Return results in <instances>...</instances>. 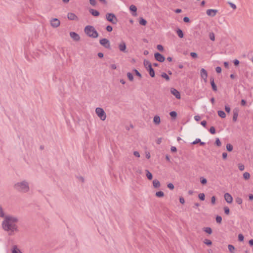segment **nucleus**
Listing matches in <instances>:
<instances>
[{
	"label": "nucleus",
	"instance_id": "1",
	"mask_svg": "<svg viewBox=\"0 0 253 253\" xmlns=\"http://www.w3.org/2000/svg\"><path fill=\"white\" fill-rule=\"evenodd\" d=\"M18 221L19 219L17 217L6 215L2 222V229L7 231L9 235H13L19 231L17 225Z\"/></svg>",
	"mask_w": 253,
	"mask_h": 253
},
{
	"label": "nucleus",
	"instance_id": "2",
	"mask_svg": "<svg viewBox=\"0 0 253 253\" xmlns=\"http://www.w3.org/2000/svg\"><path fill=\"white\" fill-rule=\"evenodd\" d=\"M14 188L21 192L26 193L29 190L28 183L26 181H22L15 184Z\"/></svg>",
	"mask_w": 253,
	"mask_h": 253
},
{
	"label": "nucleus",
	"instance_id": "3",
	"mask_svg": "<svg viewBox=\"0 0 253 253\" xmlns=\"http://www.w3.org/2000/svg\"><path fill=\"white\" fill-rule=\"evenodd\" d=\"M84 33L89 37L92 38H96L98 37V33L92 26H86L84 29Z\"/></svg>",
	"mask_w": 253,
	"mask_h": 253
},
{
	"label": "nucleus",
	"instance_id": "4",
	"mask_svg": "<svg viewBox=\"0 0 253 253\" xmlns=\"http://www.w3.org/2000/svg\"><path fill=\"white\" fill-rule=\"evenodd\" d=\"M95 113L101 121H105L106 119V114L104 110L100 107L95 109Z\"/></svg>",
	"mask_w": 253,
	"mask_h": 253
},
{
	"label": "nucleus",
	"instance_id": "5",
	"mask_svg": "<svg viewBox=\"0 0 253 253\" xmlns=\"http://www.w3.org/2000/svg\"><path fill=\"white\" fill-rule=\"evenodd\" d=\"M106 18L107 21L111 22L112 24H116L118 22V19L113 13H107L106 14Z\"/></svg>",
	"mask_w": 253,
	"mask_h": 253
},
{
	"label": "nucleus",
	"instance_id": "6",
	"mask_svg": "<svg viewBox=\"0 0 253 253\" xmlns=\"http://www.w3.org/2000/svg\"><path fill=\"white\" fill-rule=\"evenodd\" d=\"M50 24L53 28H57L60 25V21L58 19L54 18L51 19Z\"/></svg>",
	"mask_w": 253,
	"mask_h": 253
},
{
	"label": "nucleus",
	"instance_id": "7",
	"mask_svg": "<svg viewBox=\"0 0 253 253\" xmlns=\"http://www.w3.org/2000/svg\"><path fill=\"white\" fill-rule=\"evenodd\" d=\"M99 42L101 45L103 46L104 47L107 49L110 48V43L108 40L104 38L100 40Z\"/></svg>",
	"mask_w": 253,
	"mask_h": 253
},
{
	"label": "nucleus",
	"instance_id": "8",
	"mask_svg": "<svg viewBox=\"0 0 253 253\" xmlns=\"http://www.w3.org/2000/svg\"><path fill=\"white\" fill-rule=\"evenodd\" d=\"M118 48L121 51L123 52L124 53L127 52V51L126 50V43L125 42L122 41L119 44Z\"/></svg>",
	"mask_w": 253,
	"mask_h": 253
},
{
	"label": "nucleus",
	"instance_id": "9",
	"mask_svg": "<svg viewBox=\"0 0 253 253\" xmlns=\"http://www.w3.org/2000/svg\"><path fill=\"white\" fill-rule=\"evenodd\" d=\"M70 36L71 38L76 42L79 41L80 40V37L79 35L74 32H71L70 33Z\"/></svg>",
	"mask_w": 253,
	"mask_h": 253
},
{
	"label": "nucleus",
	"instance_id": "10",
	"mask_svg": "<svg viewBox=\"0 0 253 253\" xmlns=\"http://www.w3.org/2000/svg\"><path fill=\"white\" fill-rule=\"evenodd\" d=\"M154 56L155 59L160 62H163L165 60V57L158 52L155 53Z\"/></svg>",
	"mask_w": 253,
	"mask_h": 253
},
{
	"label": "nucleus",
	"instance_id": "11",
	"mask_svg": "<svg viewBox=\"0 0 253 253\" xmlns=\"http://www.w3.org/2000/svg\"><path fill=\"white\" fill-rule=\"evenodd\" d=\"M218 10L216 9H208L206 11L207 14L211 17H214L217 13Z\"/></svg>",
	"mask_w": 253,
	"mask_h": 253
},
{
	"label": "nucleus",
	"instance_id": "12",
	"mask_svg": "<svg viewBox=\"0 0 253 253\" xmlns=\"http://www.w3.org/2000/svg\"><path fill=\"white\" fill-rule=\"evenodd\" d=\"M170 92L171 94H172L177 99L180 98V94L179 92L176 89L171 88L170 89Z\"/></svg>",
	"mask_w": 253,
	"mask_h": 253
},
{
	"label": "nucleus",
	"instance_id": "13",
	"mask_svg": "<svg viewBox=\"0 0 253 253\" xmlns=\"http://www.w3.org/2000/svg\"><path fill=\"white\" fill-rule=\"evenodd\" d=\"M201 76L202 79H203L205 82H207V78L208 77V74L207 71L204 68H202L201 70Z\"/></svg>",
	"mask_w": 253,
	"mask_h": 253
},
{
	"label": "nucleus",
	"instance_id": "14",
	"mask_svg": "<svg viewBox=\"0 0 253 253\" xmlns=\"http://www.w3.org/2000/svg\"><path fill=\"white\" fill-rule=\"evenodd\" d=\"M224 199L228 203H231L232 202L233 198L228 193H226L224 194Z\"/></svg>",
	"mask_w": 253,
	"mask_h": 253
},
{
	"label": "nucleus",
	"instance_id": "15",
	"mask_svg": "<svg viewBox=\"0 0 253 253\" xmlns=\"http://www.w3.org/2000/svg\"><path fill=\"white\" fill-rule=\"evenodd\" d=\"M67 17L71 20H78V18L77 16L74 13L70 12L68 13Z\"/></svg>",
	"mask_w": 253,
	"mask_h": 253
},
{
	"label": "nucleus",
	"instance_id": "16",
	"mask_svg": "<svg viewBox=\"0 0 253 253\" xmlns=\"http://www.w3.org/2000/svg\"><path fill=\"white\" fill-rule=\"evenodd\" d=\"M239 110L237 108H235L233 110V121L235 122L237 120L238 117Z\"/></svg>",
	"mask_w": 253,
	"mask_h": 253
},
{
	"label": "nucleus",
	"instance_id": "17",
	"mask_svg": "<svg viewBox=\"0 0 253 253\" xmlns=\"http://www.w3.org/2000/svg\"><path fill=\"white\" fill-rule=\"evenodd\" d=\"M129 10L133 12L132 13V15L134 16H137L136 11H137V7L135 5L132 4L129 6Z\"/></svg>",
	"mask_w": 253,
	"mask_h": 253
},
{
	"label": "nucleus",
	"instance_id": "18",
	"mask_svg": "<svg viewBox=\"0 0 253 253\" xmlns=\"http://www.w3.org/2000/svg\"><path fill=\"white\" fill-rule=\"evenodd\" d=\"M153 122L156 125H159L161 122L160 117L157 115L155 116L153 118Z\"/></svg>",
	"mask_w": 253,
	"mask_h": 253
},
{
	"label": "nucleus",
	"instance_id": "19",
	"mask_svg": "<svg viewBox=\"0 0 253 253\" xmlns=\"http://www.w3.org/2000/svg\"><path fill=\"white\" fill-rule=\"evenodd\" d=\"M153 185L155 188H159L160 187L161 184L158 180L155 179L153 181Z\"/></svg>",
	"mask_w": 253,
	"mask_h": 253
},
{
	"label": "nucleus",
	"instance_id": "20",
	"mask_svg": "<svg viewBox=\"0 0 253 253\" xmlns=\"http://www.w3.org/2000/svg\"><path fill=\"white\" fill-rule=\"evenodd\" d=\"M210 80H211V85L212 86V89L214 91H216L217 90V87H216V85H215V84L214 83L213 78H211Z\"/></svg>",
	"mask_w": 253,
	"mask_h": 253
},
{
	"label": "nucleus",
	"instance_id": "21",
	"mask_svg": "<svg viewBox=\"0 0 253 253\" xmlns=\"http://www.w3.org/2000/svg\"><path fill=\"white\" fill-rule=\"evenodd\" d=\"M147 70L149 72V75L151 77H155V72L152 67H150V68H148Z\"/></svg>",
	"mask_w": 253,
	"mask_h": 253
},
{
	"label": "nucleus",
	"instance_id": "22",
	"mask_svg": "<svg viewBox=\"0 0 253 253\" xmlns=\"http://www.w3.org/2000/svg\"><path fill=\"white\" fill-rule=\"evenodd\" d=\"M89 12L92 15L95 16H98L99 15V12L98 11L94 10L93 9H90L89 10Z\"/></svg>",
	"mask_w": 253,
	"mask_h": 253
},
{
	"label": "nucleus",
	"instance_id": "23",
	"mask_svg": "<svg viewBox=\"0 0 253 253\" xmlns=\"http://www.w3.org/2000/svg\"><path fill=\"white\" fill-rule=\"evenodd\" d=\"M145 172L147 178L149 180H152L153 178V175L152 173L148 169H145Z\"/></svg>",
	"mask_w": 253,
	"mask_h": 253
},
{
	"label": "nucleus",
	"instance_id": "24",
	"mask_svg": "<svg viewBox=\"0 0 253 253\" xmlns=\"http://www.w3.org/2000/svg\"><path fill=\"white\" fill-rule=\"evenodd\" d=\"M144 65L147 69L150 68V67H152L151 63L148 60H146L144 61Z\"/></svg>",
	"mask_w": 253,
	"mask_h": 253
},
{
	"label": "nucleus",
	"instance_id": "25",
	"mask_svg": "<svg viewBox=\"0 0 253 253\" xmlns=\"http://www.w3.org/2000/svg\"><path fill=\"white\" fill-rule=\"evenodd\" d=\"M203 231H205L206 233L211 234L212 233V229L210 227H204L203 229Z\"/></svg>",
	"mask_w": 253,
	"mask_h": 253
},
{
	"label": "nucleus",
	"instance_id": "26",
	"mask_svg": "<svg viewBox=\"0 0 253 253\" xmlns=\"http://www.w3.org/2000/svg\"><path fill=\"white\" fill-rule=\"evenodd\" d=\"M176 33L180 38H182L184 36L182 31L180 29H178L176 30Z\"/></svg>",
	"mask_w": 253,
	"mask_h": 253
},
{
	"label": "nucleus",
	"instance_id": "27",
	"mask_svg": "<svg viewBox=\"0 0 253 253\" xmlns=\"http://www.w3.org/2000/svg\"><path fill=\"white\" fill-rule=\"evenodd\" d=\"M218 115L222 118H224L226 117V114L225 112L223 111L220 110L217 112Z\"/></svg>",
	"mask_w": 253,
	"mask_h": 253
},
{
	"label": "nucleus",
	"instance_id": "28",
	"mask_svg": "<svg viewBox=\"0 0 253 253\" xmlns=\"http://www.w3.org/2000/svg\"><path fill=\"white\" fill-rule=\"evenodd\" d=\"M139 24L141 25L145 26L147 24V21L142 17L140 18Z\"/></svg>",
	"mask_w": 253,
	"mask_h": 253
},
{
	"label": "nucleus",
	"instance_id": "29",
	"mask_svg": "<svg viewBox=\"0 0 253 253\" xmlns=\"http://www.w3.org/2000/svg\"><path fill=\"white\" fill-rule=\"evenodd\" d=\"M12 253H22V252L20 251L19 249L17 248V247L16 246H14L13 247Z\"/></svg>",
	"mask_w": 253,
	"mask_h": 253
},
{
	"label": "nucleus",
	"instance_id": "30",
	"mask_svg": "<svg viewBox=\"0 0 253 253\" xmlns=\"http://www.w3.org/2000/svg\"><path fill=\"white\" fill-rule=\"evenodd\" d=\"M228 249L231 253H235V247L232 245H229L228 246Z\"/></svg>",
	"mask_w": 253,
	"mask_h": 253
},
{
	"label": "nucleus",
	"instance_id": "31",
	"mask_svg": "<svg viewBox=\"0 0 253 253\" xmlns=\"http://www.w3.org/2000/svg\"><path fill=\"white\" fill-rule=\"evenodd\" d=\"M155 195L157 197H163L164 196V192L161 191L157 192Z\"/></svg>",
	"mask_w": 253,
	"mask_h": 253
},
{
	"label": "nucleus",
	"instance_id": "32",
	"mask_svg": "<svg viewBox=\"0 0 253 253\" xmlns=\"http://www.w3.org/2000/svg\"><path fill=\"white\" fill-rule=\"evenodd\" d=\"M162 78L165 79L167 81L169 80V76L165 73H163L161 75Z\"/></svg>",
	"mask_w": 253,
	"mask_h": 253
},
{
	"label": "nucleus",
	"instance_id": "33",
	"mask_svg": "<svg viewBox=\"0 0 253 253\" xmlns=\"http://www.w3.org/2000/svg\"><path fill=\"white\" fill-rule=\"evenodd\" d=\"M127 77L129 81H132L133 80V76L131 73L128 72L127 73Z\"/></svg>",
	"mask_w": 253,
	"mask_h": 253
},
{
	"label": "nucleus",
	"instance_id": "34",
	"mask_svg": "<svg viewBox=\"0 0 253 253\" xmlns=\"http://www.w3.org/2000/svg\"><path fill=\"white\" fill-rule=\"evenodd\" d=\"M226 149L228 151H232L233 150V146L231 144H227L226 145Z\"/></svg>",
	"mask_w": 253,
	"mask_h": 253
},
{
	"label": "nucleus",
	"instance_id": "35",
	"mask_svg": "<svg viewBox=\"0 0 253 253\" xmlns=\"http://www.w3.org/2000/svg\"><path fill=\"white\" fill-rule=\"evenodd\" d=\"M204 244H205L206 245H207L208 246H211L212 244L211 241L210 240H209L207 239L204 240Z\"/></svg>",
	"mask_w": 253,
	"mask_h": 253
},
{
	"label": "nucleus",
	"instance_id": "36",
	"mask_svg": "<svg viewBox=\"0 0 253 253\" xmlns=\"http://www.w3.org/2000/svg\"><path fill=\"white\" fill-rule=\"evenodd\" d=\"M243 177L245 179H248L250 177V174L249 172H246L243 174Z\"/></svg>",
	"mask_w": 253,
	"mask_h": 253
},
{
	"label": "nucleus",
	"instance_id": "37",
	"mask_svg": "<svg viewBox=\"0 0 253 253\" xmlns=\"http://www.w3.org/2000/svg\"><path fill=\"white\" fill-rule=\"evenodd\" d=\"M170 116L173 118H175L177 116V113L175 111H171L169 113Z\"/></svg>",
	"mask_w": 253,
	"mask_h": 253
},
{
	"label": "nucleus",
	"instance_id": "38",
	"mask_svg": "<svg viewBox=\"0 0 253 253\" xmlns=\"http://www.w3.org/2000/svg\"><path fill=\"white\" fill-rule=\"evenodd\" d=\"M235 201H236V202L239 205H241L243 202L242 198H240V197H237Z\"/></svg>",
	"mask_w": 253,
	"mask_h": 253
},
{
	"label": "nucleus",
	"instance_id": "39",
	"mask_svg": "<svg viewBox=\"0 0 253 253\" xmlns=\"http://www.w3.org/2000/svg\"><path fill=\"white\" fill-rule=\"evenodd\" d=\"M198 197L199 199L202 201H204L205 200V195L204 193H200L198 195Z\"/></svg>",
	"mask_w": 253,
	"mask_h": 253
},
{
	"label": "nucleus",
	"instance_id": "40",
	"mask_svg": "<svg viewBox=\"0 0 253 253\" xmlns=\"http://www.w3.org/2000/svg\"><path fill=\"white\" fill-rule=\"evenodd\" d=\"M0 217L4 218V213L3 209L1 206H0Z\"/></svg>",
	"mask_w": 253,
	"mask_h": 253
},
{
	"label": "nucleus",
	"instance_id": "41",
	"mask_svg": "<svg viewBox=\"0 0 253 253\" xmlns=\"http://www.w3.org/2000/svg\"><path fill=\"white\" fill-rule=\"evenodd\" d=\"M224 212L226 214H229V213H230V210H229V208L227 207H225L224 208Z\"/></svg>",
	"mask_w": 253,
	"mask_h": 253
},
{
	"label": "nucleus",
	"instance_id": "42",
	"mask_svg": "<svg viewBox=\"0 0 253 253\" xmlns=\"http://www.w3.org/2000/svg\"><path fill=\"white\" fill-rule=\"evenodd\" d=\"M209 37H210V39L211 41H214L215 40V37H214V34H213V33H210V35H209Z\"/></svg>",
	"mask_w": 253,
	"mask_h": 253
},
{
	"label": "nucleus",
	"instance_id": "43",
	"mask_svg": "<svg viewBox=\"0 0 253 253\" xmlns=\"http://www.w3.org/2000/svg\"><path fill=\"white\" fill-rule=\"evenodd\" d=\"M222 221V217L220 216H217L216 217V221L218 223H220Z\"/></svg>",
	"mask_w": 253,
	"mask_h": 253
},
{
	"label": "nucleus",
	"instance_id": "44",
	"mask_svg": "<svg viewBox=\"0 0 253 253\" xmlns=\"http://www.w3.org/2000/svg\"><path fill=\"white\" fill-rule=\"evenodd\" d=\"M215 144H216L217 146H218V147L220 146H221V142H220V141L219 139V138H218L216 139V140H215Z\"/></svg>",
	"mask_w": 253,
	"mask_h": 253
},
{
	"label": "nucleus",
	"instance_id": "45",
	"mask_svg": "<svg viewBox=\"0 0 253 253\" xmlns=\"http://www.w3.org/2000/svg\"><path fill=\"white\" fill-rule=\"evenodd\" d=\"M210 132L211 134H214L215 133V128L213 126H211L210 128Z\"/></svg>",
	"mask_w": 253,
	"mask_h": 253
},
{
	"label": "nucleus",
	"instance_id": "46",
	"mask_svg": "<svg viewBox=\"0 0 253 253\" xmlns=\"http://www.w3.org/2000/svg\"><path fill=\"white\" fill-rule=\"evenodd\" d=\"M168 187L170 190H173L174 188V185L172 183H169L167 185Z\"/></svg>",
	"mask_w": 253,
	"mask_h": 253
},
{
	"label": "nucleus",
	"instance_id": "47",
	"mask_svg": "<svg viewBox=\"0 0 253 253\" xmlns=\"http://www.w3.org/2000/svg\"><path fill=\"white\" fill-rule=\"evenodd\" d=\"M244 236L242 234H240L238 235V240L239 241H243L244 240Z\"/></svg>",
	"mask_w": 253,
	"mask_h": 253
},
{
	"label": "nucleus",
	"instance_id": "48",
	"mask_svg": "<svg viewBox=\"0 0 253 253\" xmlns=\"http://www.w3.org/2000/svg\"><path fill=\"white\" fill-rule=\"evenodd\" d=\"M238 168H239V169L240 170L242 171V170H243L244 169L245 167H244V166L243 164H239L238 165Z\"/></svg>",
	"mask_w": 253,
	"mask_h": 253
},
{
	"label": "nucleus",
	"instance_id": "49",
	"mask_svg": "<svg viewBox=\"0 0 253 253\" xmlns=\"http://www.w3.org/2000/svg\"><path fill=\"white\" fill-rule=\"evenodd\" d=\"M190 55L194 58H196L198 57L197 54L196 52H191Z\"/></svg>",
	"mask_w": 253,
	"mask_h": 253
},
{
	"label": "nucleus",
	"instance_id": "50",
	"mask_svg": "<svg viewBox=\"0 0 253 253\" xmlns=\"http://www.w3.org/2000/svg\"><path fill=\"white\" fill-rule=\"evenodd\" d=\"M225 110L228 113L230 112V108L229 105H225Z\"/></svg>",
	"mask_w": 253,
	"mask_h": 253
},
{
	"label": "nucleus",
	"instance_id": "51",
	"mask_svg": "<svg viewBox=\"0 0 253 253\" xmlns=\"http://www.w3.org/2000/svg\"><path fill=\"white\" fill-rule=\"evenodd\" d=\"M157 48L160 51H163L164 50L163 46L161 44L158 45Z\"/></svg>",
	"mask_w": 253,
	"mask_h": 253
},
{
	"label": "nucleus",
	"instance_id": "52",
	"mask_svg": "<svg viewBox=\"0 0 253 253\" xmlns=\"http://www.w3.org/2000/svg\"><path fill=\"white\" fill-rule=\"evenodd\" d=\"M201 182L203 184H206L207 182V180L206 178H202L201 180Z\"/></svg>",
	"mask_w": 253,
	"mask_h": 253
},
{
	"label": "nucleus",
	"instance_id": "53",
	"mask_svg": "<svg viewBox=\"0 0 253 253\" xmlns=\"http://www.w3.org/2000/svg\"><path fill=\"white\" fill-rule=\"evenodd\" d=\"M228 3L229 4V5H230V6L234 9H236V6L235 4L232 3V2H229Z\"/></svg>",
	"mask_w": 253,
	"mask_h": 253
},
{
	"label": "nucleus",
	"instance_id": "54",
	"mask_svg": "<svg viewBox=\"0 0 253 253\" xmlns=\"http://www.w3.org/2000/svg\"><path fill=\"white\" fill-rule=\"evenodd\" d=\"M89 2L91 5L93 6H95L96 4V2L95 0H89Z\"/></svg>",
	"mask_w": 253,
	"mask_h": 253
},
{
	"label": "nucleus",
	"instance_id": "55",
	"mask_svg": "<svg viewBox=\"0 0 253 253\" xmlns=\"http://www.w3.org/2000/svg\"><path fill=\"white\" fill-rule=\"evenodd\" d=\"M106 30L108 31V32H111L112 30H113V28L112 27V26H107L106 27Z\"/></svg>",
	"mask_w": 253,
	"mask_h": 253
},
{
	"label": "nucleus",
	"instance_id": "56",
	"mask_svg": "<svg viewBox=\"0 0 253 253\" xmlns=\"http://www.w3.org/2000/svg\"><path fill=\"white\" fill-rule=\"evenodd\" d=\"M133 155L136 157H137V158H139L140 157V154H139V153L138 152V151H134L133 152Z\"/></svg>",
	"mask_w": 253,
	"mask_h": 253
},
{
	"label": "nucleus",
	"instance_id": "57",
	"mask_svg": "<svg viewBox=\"0 0 253 253\" xmlns=\"http://www.w3.org/2000/svg\"><path fill=\"white\" fill-rule=\"evenodd\" d=\"M215 71L217 73H220L221 72V68L220 67H217L215 68Z\"/></svg>",
	"mask_w": 253,
	"mask_h": 253
},
{
	"label": "nucleus",
	"instance_id": "58",
	"mask_svg": "<svg viewBox=\"0 0 253 253\" xmlns=\"http://www.w3.org/2000/svg\"><path fill=\"white\" fill-rule=\"evenodd\" d=\"M134 71L135 72L136 76H138L140 78H141L142 76L141 74L137 70L134 69Z\"/></svg>",
	"mask_w": 253,
	"mask_h": 253
},
{
	"label": "nucleus",
	"instance_id": "59",
	"mask_svg": "<svg viewBox=\"0 0 253 253\" xmlns=\"http://www.w3.org/2000/svg\"><path fill=\"white\" fill-rule=\"evenodd\" d=\"M211 202L212 205H214L215 203V197L214 196H212L211 198Z\"/></svg>",
	"mask_w": 253,
	"mask_h": 253
},
{
	"label": "nucleus",
	"instance_id": "60",
	"mask_svg": "<svg viewBox=\"0 0 253 253\" xmlns=\"http://www.w3.org/2000/svg\"><path fill=\"white\" fill-rule=\"evenodd\" d=\"M201 141L200 139L197 138L194 141H193L192 144H196L200 142Z\"/></svg>",
	"mask_w": 253,
	"mask_h": 253
},
{
	"label": "nucleus",
	"instance_id": "61",
	"mask_svg": "<svg viewBox=\"0 0 253 253\" xmlns=\"http://www.w3.org/2000/svg\"><path fill=\"white\" fill-rule=\"evenodd\" d=\"M183 21L184 22L188 23L190 21V19L188 17H185L183 18Z\"/></svg>",
	"mask_w": 253,
	"mask_h": 253
},
{
	"label": "nucleus",
	"instance_id": "62",
	"mask_svg": "<svg viewBox=\"0 0 253 253\" xmlns=\"http://www.w3.org/2000/svg\"><path fill=\"white\" fill-rule=\"evenodd\" d=\"M170 150L172 152H175L177 151L176 148L174 146H172L170 148Z\"/></svg>",
	"mask_w": 253,
	"mask_h": 253
},
{
	"label": "nucleus",
	"instance_id": "63",
	"mask_svg": "<svg viewBox=\"0 0 253 253\" xmlns=\"http://www.w3.org/2000/svg\"><path fill=\"white\" fill-rule=\"evenodd\" d=\"M179 202L182 204H183L185 203V200H184V199L183 197H180V198H179Z\"/></svg>",
	"mask_w": 253,
	"mask_h": 253
},
{
	"label": "nucleus",
	"instance_id": "64",
	"mask_svg": "<svg viewBox=\"0 0 253 253\" xmlns=\"http://www.w3.org/2000/svg\"><path fill=\"white\" fill-rule=\"evenodd\" d=\"M241 105L242 106H245L246 105V101L244 99H242L241 101Z\"/></svg>",
	"mask_w": 253,
	"mask_h": 253
}]
</instances>
